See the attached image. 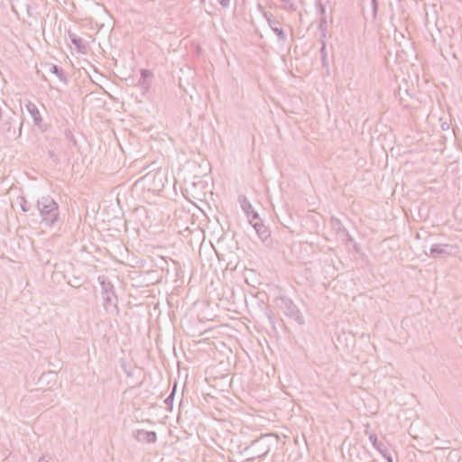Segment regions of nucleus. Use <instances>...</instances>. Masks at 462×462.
<instances>
[{
    "label": "nucleus",
    "instance_id": "nucleus-1",
    "mask_svg": "<svg viewBox=\"0 0 462 462\" xmlns=\"http://www.w3.org/2000/svg\"><path fill=\"white\" fill-rule=\"evenodd\" d=\"M37 208L42 217V222L52 226L60 219L59 206L50 196H42L37 200Z\"/></svg>",
    "mask_w": 462,
    "mask_h": 462
},
{
    "label": "nucleus",
    "instance_id": "nucleus-2",
    "mask_svg": "<svg viewBox=\"0 0 462 462\" xmlns=\"http://www.w3.org/2000/svg\"><path fill=\"white\" fill-rule=\"evenodd\" d=\"M273 443L272 435H262L260 438L251 441V444L245 448L247 453L246 459L254 460L265 457L271 450Z\"/></svg>",
    "mask_w": 462,
    "mask_h": 462
},
{
    "label": "nucleus",
    "instance_id": "nucleus-3",
    "mask_svg": "<svg viewBox=\"0 0 462 462\" xmlns=\"http://www.w3.org/2000/svg\"><path fill=\"white\" fill-rule=\"evenodd\" d=\"M282 306L286 316L294 319L299 324L304 323V318L294 302L288 298H282Z\"/></svg>",
    "mask_w": 462,
    "mask_h": 462
},
{
    "label": "nucleus",
    "instance_id": "nucleus-4",
    "mask_svg": "<svg viewBox=\"0 0 462 462\" xmlns=\"http://www.w3.org/2000/svg\"><path fill=\"white\" fill-rule=\"evenodd\" d=\"M98 281L102 289L103 300L105 301V307L115 304L116 296L114 291L113 284L106 277H98Z\"/></svg>",
    "mask_w": 462,
    "mask_h": 462
},
{
    "label": "nucleus",
    "instance_id": "nucleus-5",
    "mask_svg": "<svg viewBox=\"0 0 462 462\" xmlns=\"http://www.w3.org/2000/svg\"><path fill=\"white\" fill-rule=\"evenodd\" d=\"M249 222L256 231L258 237L263 242H265L270 237L271 232L269 228L263 223L262 219L259 217L258 213H254Z\"/></svg>",
    "mask_w": 462,
    "mask_h": 462
},
{
    "label": "nucleus",
    "instance_id": "nucleus-6",
    "mask_svg": "<svg viewBox=\"0 0 462 462\" xmlns=\"http://www.w3.org/2000/svg\"><path fill=\"white\" fill-rule=\"evenodd\" d=\"M215 387L218 388L221 397L229 401L227 394L230 393L231 377L228 374H223L215 377Z\"/></svg>",
    "mask_w": 462,
    "mask_h": 462
},
{
    "label": "nucleus",
    "instance_id": "nucleus-7",
    "mask_svg": "<svg viewBox=\"0 0 462 462\" xmlns=\"http://www.w3.org/2000/svg\"><path fill=\"white\" fill-rule=\"evenodd\" d=\"M457 246L448 244H434L430 249L431 258H439L442 255H451L456 252Z\"/></svg>",
    "mask_w": 462,
    "mask_h": 462
},
{
    "label": "nucleus",
    "instance_id": "nucleus-8",
    "mask_svg": "<svg viewBox=\"0 0 462 462\" xmlns=\"http://www.w3.org/2000/svg\"><path fill=\"white\" fill-rule=\"evenodd\" d=\"M25 108L33 120L34 126L38 127L42 132H45L47 127L42 124V117L36 105L31 101L25 104Z\"/></svg>",
    "mask_w": 462,
    "mask_h": 462
},
{
    "label": "nucleus",
    "instance_id": "nucleus-9",
    "mask_svg": "<svg viewBox=\"0 0 462 462\" xmlns=\"http://www.w3.org/2000/svg\"><path fill=\"white\" fill-rule=\"evenodd\" d=\"M369 440L373 447L387 460V462H393L387 446L378 439L376 434H370Z\"/></svg>",
    "mask_w": 462,
    "mask_h": 462
},
{
    "label": "nucleus",
    "instance_id": "nucleus-10",
    "mask_svg": "<svg viewBox=\"0 0 462 462\" xmlns=\"http://www.w3.org/2000/svg\"><path fill=\"white\" fill-rule=\"evenodd\" d=\"M134 437L137 441L143 443H155L157 441V434L155 431L137 430L134 432Z\"/></svg>",
    "mask_w": 462,
    "mask_h": 462
},
{
    "label": "nucleus",
    "instance_id": "nucleus-11",
    "mask_svg": "<svg viewBox=\"0 0 462 462\" xmlns=\"http://www.w3.org/2000/svg\"><path fill=\"white\" fill-rule=\"evenodd\" d=\"M238 202L240 204V207L247 218L250 220V218L253 217L254 213H257L251 204V202L248 200V199L245 195H239L238 196Z\"/></svg>",
    "mask_w": 462,
    "mask_h": 462
},
{
    "label": "nucleus",
    "instance_id": "nucleus-12",
    "mask_svg": "<svg viewBox=\"0 0 462 462\" xmlns=\"http://www.w3.org/2000/svg\"><path fill=\"white\" fill-rule=\"evenodd\" d=\"M330 221H331L332 228L334 230H336L337 234H342V235L346 236L347 237V240H349V241L352 240L351 236L349 235L347 229L344 226V225L342 224L340 219H338L335 217H332Z\"/></svg>",
    "mask_w": 462,
    "mask_h": 462
},
{
    "label": "nucleus",
    "instance_id": "nucleus-13",
    "mask_svg": "<svg viewBox=\"0 0 462 462\" xmlns=\"http://www.w3.org/2000/svg\"><path fill=\"white\" fill-rule=\"evenodd\" d=\"M225 240H226V237H225V235L221 236L217 242V247L214 246V249L216 251V253L218 254V257L220 260H226V256L228 255V254H226L224 249V245H225Z\"/></svg>",
    "mask_w": 462,
    "mask_h": 462
},
{
    "label": "nucleus",
    "instance_id": "nucleus-14",
    "mask_svg": "<svg viewBox=\"0 0 462 462\" xmlns=\"http://www.w3.org/2000/svg\"><path fill=\"white\" fill-rule=\"evenodd\" d=\"M233 330L240 334H245L248 332V326L241 319L233 317Z\"/></svg>",
    "mask_w": 462,
    "mask_h": 462
},
{
    "label": "nucleus",
    "instance_id": "nucleus-15",
    "mask_svg": "<svg viewBox=\"0 0 462 462\" xmlns=\"http://www.w3.org/2000/svg\"><path fill=\"white\" fill-rule=\"evenodd\" d=\"M269 24L273 30V32L277 35L279 41H285L286 40V34L282 28L279 27V22H271L269 21Z\"/></svg>",
    "mask_w": 462,
    "mask_h": 462
},
{
    "label": "nucleus",
    "instance_id": "nucleus-16",
    "mask_svg": "<svg viewBox=\"0 0 462 462\" xmlns=\"http://www.w3.org/2000/svg\"><path fill=\"white\" fill-rule=\"evenodd\" d=\"M50 72L56 75L60 81H66V78L63 73V69L61 67L52 64L50 68Z\"/></svg>",
    "mask_w": 462,
    "mask_h": 462
},
{
    "label": "nucleus",
    "instance_id": "nucleus-17",
    "mask_svg": "<svg viewBox=\"0 0 462 462\" xmlns=\"http://www.w3.org/2000/svg\"><path fill=\"white\" fill-rule=\"evenodd\" d=\"M69 39H70V42H72V44L78 50H82V49L85 48V45L83 43V40L79 36H78V35H76L74 33H70L69 34Z\"/></svg>",
    "mask_w": 462,
    "mask_h": 462
},
{
    "label": "nucleus",
    "instance_id": "nucleus-18",
    "mask_svg": "<svg viewBox=\"0 0 462 462\" xmlns=\"http://www.w3.org/2000/svg\"><path fill=\"white\" fill-rule=\"evenodd\" d=\"M152 76V73L148 69H141V78L139 79V85H142L144 88H146L148 86H146V79H149Z\"/></svg>",
    "mask_w": 462,
    "mask_h": 462
},
{
    "label": "nucleus",
    "instance_id": "nucleus-19",
    "mask_svg": "<svg viewBox=\"0 0 462 462\" xmlns=\"http://www.w3.org/2000/svg\"><path fill=\"white\" fill-rule=\"evenodd\" d=\"M319 29L320 30L321 32V35L323 37L326 36V32H327V30H328V21H327V16H321L320 19H319Z\"/></svg>",
    "mask_w": 462,
    "mask_h": 462
},
{
    "label": "nucleus",
    "instance_id": "nucleus-20",
    "mask_svg": "<svg viewBox=\"0 0 462 462\" xmlns=\"http://www.w3.org/2000/svg\"><path fill=\"white\" fill-rule=\"evenodd\" d=\"M316 6L319 14H320V17L326 16V7L320 1L316 3Z\"/></svg>",
    "mask_w": 462,
    "mask_h": 462
},
{
    "label": "nucleus",
    "instance_id": "nucleus-21",
    "mask_svg": "<svg viewBox=\"0 0 462 462\" xmlns=\"http://www.w3.org/2000/svg\"><path fill=\"white\" fill-rule=\"evenodd\" d=\"M21 209L23 211V212H28L30 210V206L28 205V202L26 200V199L24 197H22L21 198Z\"/></svg>",
    "mask_w": 462,
    "mask_h": 462
},
{
    "label": "nucleus",
    "instance_id": "nucleus-22",
    "mask_svg": "<svg viewBox=\"0 0 462 462\" xmlns=\"http://www.w3.org/2000/svg\"><path fill=\"white\" fill-rule=\"evenodd\" d=\"M3 127H4V130L6 131L7 133H11L13 132V135H14L15 132L14 130L13 129V125H12V123L7 121V122H5L3 124Z\"/></svg>",
    "mask_w": 462,
    "mask_h": 462
},
{
    "label": "nucleus",
    "instance_id": "nucleus-23",
    "mask_svg": "<svg viewBox=\"0 0 462 462\" xmlns=\"http://www.w3.org/2000/svg\"><path fill=\"white\" fill-rule=\"evenodd\" d=\"M220 301H221V304H222L223 308H226V310H229V308L226 306L229 303L227 297L225 298V296H223V298L220 299Z\"/></svg>",
    "mask_w": 462,
    "mask_h": 462
},
{
    "label": "nucleus",
    "instance_id": "nucleus-24",
    "mask_svg": "<svg viewBox=\"0 0 462 462\" xmlns=\"http://www.w3.org/2000/svg\"><path fill=\"white\" fill-rule=\"evenodd\" d=\"M173 397H174V393H171L166 399H165V403L167 405H171L172 404V402H173Z\"/></svg>",
    "mask_w": 462,
    "mask_h": 462
},
{
    "label": "nucleus",
    "instance_id": "nucleus-25",
    "mask_svg": "<svg viewBox=\"0 0 462 462\" xmlns=\"http://www.w3.org/2000/svg\"><path fill=\"white\" fill-rule=\"evenodd\" d=\"M372 6H373L374 16H375L377 14V10H378V4H377L376 0H372Z\"/></svg>",
    "mask_w": 462,
    "mask_h": 462
},
{
    "label": "nucleus",
    "instance_id": "nucleus-26",
    "mask_svg": "<svg viewBox=\"0 0 462 462\" xmlns=\"http://www.w3.org/2000/svg\"><path fill=\"white\" fill-rule=\"evenodd\" d=\"M219 3L223 7H228L229 5V0H219Z\"/></svg>",
    "mask_w": 462,
    "mask_h": 462
},
{
    "label": "nucleus",
    "instance_id": "nucleus-27",
    "mask_svg": "<svg viewBox=\"0 0 462 462\" xmlns=\"http://www.w3.org/2000/svg\"><path fill=\"white\" fill-rule=\"evenodd\" d=\"M160 173H155V174H151V173H147L145 176H144V179L145 180H150L152 177V178H155L156 176H159Z\"/></svg>",
    "mask_w": 462,
    "mask_h": 462
},
{
    "label": "nucleus",
    "instance_id": "nucleus-28",
    "mask_svg": "<svg viewBox=\"0 0 462 462\" xmlns=\"http://www.w3.org/2000/svg\"><path fill=\"white\" fill-rule=\"evenodd\" d=\"M49 156H50L51 158H54V157H55V153H54V152H53V151H49Z\"/></svg>",
    "mask_w": 462,
    "mask_h": 462
},
{
    "label": "nucleus",
    "instance_id": "nucleus-29",
    "mask_svg": "<svg viewBox=\"0 0 462 462\" xmlns=\"http://www.w3.org/2000/svg\"><path fill=\"white\" fill-rule=\"evenodd\" d=\"M38 462H51L49 460H46L44 457H41Z\"/></svg>",
    "mask_w": 462,
    "mask_h": 462
},
{
    "label": "nucleus",
    "instance_id": "nucleus-30",
    "mask_svg": "<svg viewBox=\"0 0 462 462\" xmlns=\"http://www.w3.org/2000/svg\"><path fill=\"white\" fill-rule=\"evenodd\" d=\"M227 273H228V269L226 268V270L223 272L224 278L226 276Z\"/></svg>",
    "mask_w": 462,
    "mask_h": 462
},
{
    "label": "nucleus",
    "instance_id": "nucleus-31",
    "mask_svg": "<svg viewBox=\"0 0 462 462\" xmlns=\"http://www.w3.org/2000/svg\"><path fill=\"white\" fill-rule=\"evenodd\" d=\"M320 51H321V53H324V51H325V44H323V46H322V48H321Z\"/></svg>",
    "mask_w": 462,
    "mask_h": 462
},
{
    "label": "nucleus",
    "instance_id": "nucleus-32",
    "mask_svg": "<svg viewBox=\"0 0 462 462\" xmlns=\"http://www.w3.org/2000/svg\"><path fill=\"white\" fill-rule=\"evenodd\" d=\"M21 125H23V124H21ZM21 133H22V126H20V129H19V136L21 135Z\"/></svg>",
    "mask_w": 462,
    "mask_h": 462
},
{
    "label": "nucleus",
    "instance_id": "nucleus-33",
    "mask_svg": "<svg viewBox=\"0 0 462 462\" xmlns=\"http://www.w3.org/2000/svg\"><path fill=\"white\" fill-rule=\"evenodd\" d=\"M233 339H236L237 342L239 341L234 335L232 336Z\"/></svg>",
    "mask_w": 462,
    "mask_h": 462
},
{
    "label": "nucleus",
    "instance_id": "nucleus-34",
    "mask_svg": "<svg viewBox=\"0 0 462 462\" xmlns=\"http://www.w3.org/2000/svg\"><path fill=\"white\" fill-rule=\"evenodd\" d=\"M185 230H186V231H189V232H191V231H190V229H189V227H187Z\"/></svg>",
    "mask_w": 462,
    "mask_h": 462
}]
</instances>
